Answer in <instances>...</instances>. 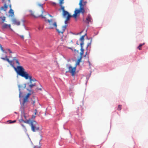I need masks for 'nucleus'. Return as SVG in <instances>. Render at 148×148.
Listing matches in <instances>:
<instances>
[{
	"instance_id": "nucleus-1",
	"label": "nucleus",
	"mask_w": 148,
	"mask_h": 148,
	"mask_svg": "<svg viewBox=\"0 0 148 148\" xmlns=\"http://www.w3.org/2000/svg\"><path fill=\"white\" fill-rule=\"evenodd\" d=\"M17 75L24 77L26 79H29L30 80L29 83L30 84L32 83V82H34L36 81L35 79L32 78V76L29 75V74L25 71V69L23 67L22 68Z\"/></svg>"
},
{
	"instance_id": "nucleus-2",
	"label": "nucleus",
	"mask_w": 148,
	"mask_h": 148,
	"mask_svg": "<svg viewBox=\"0 0 148 148\" xmlns=\"http://www.w3.org/2000/svg\"><path fill=\"white\" fill-rule=\"evenodd\" d=\"M7 56L6 55L5 58L1 57V58L4 60L7 61L11 66L14 69L17 74H18L23 67L22 66H17V67H16L14 65V63L13 62L12 60H10L7 58Z\"/></svg>"
},
{
	"instance_id": "nucleus-3",
	"label": "nucleus",
	"mask_w": 148,
	"mask_h": 148,
	"mask_svg": "<svg viewBox=\"0 0 148 148\" xmlns=\"http://www.w3.org/2000/svg\"><path fill=\"white\" fill-rule=\"evenodd\" d=\"M82 58V57L80 56V58L78 60L77 62L76 63L75 66L73 68L70 64H66V67L69 69V71L66 72V73H67L69 72L72 75V76H74L75 74V71L77 65L79 64V63L81 61Z\"/></svg>"
},
{
	"instance_id": "nucleus-4",
	"label": "nucleus",
	"mask_w": 148,
	"mask_h": 148,
	"mask_svg": "<svg viewBox=\"0 0 148 148\" xmlns=\"http://www.w3.org/2000/svg\"><path fill=\"white\" fill-rule=\"evenodd\" d=\"M31 127V130L33 132H36L40 130L38 123L35 121L31 120L29 125Z\"/></svg>"
},
{
	"instance_id": "nucleus-5",
	"label": "nucleus",
	"mask_w": 148,
	"mask_h": 148,
	"mask_svg": "<svg viewBox=\"0 0 148 148\" xmlns=\"http://www.w3.org/2000/svg\"><path fill=\"white\" fill-rule=\"evenodd\" d=\"M3 2L5 3L4 6H2L1 8V9L3 10L4 11H6L8 8V5L9 6V4H11L10 0H7L6 1L4 0V2Z\"/></svg>"
},
{
	"instance_id": "nucleus-6",
	"label": "nucleus",
	"mask_w": 148,
	"mask_h": 148,
	"mask_svg": "<svg viewBox=\"0 0 148 148\" xmlns=\"http://www.w3.org/2000/svg\"><path fill=\"white\" fill-rule=\"evenodd\" d=\"M92 18L90 14H88L87 17L86 18V22L88 24L90 23H91L92 21Z\"/></svg>"
},
{
	"instance_id": "nucleus-7",
	"label": "nucleus",
	"mask_w": 148,
	"mask_h": 148,
	"mask_svg": "<svg viewBox=\"0 0 148 148\" xmlns=\"http://www.w3.org/2000/svg\"><path fill=\"white\" fill-rule=\"evenodd\" d=\"M12 61L13 62L14 64V62H15L18 65V66H20V64L19 62V61L16 57H14L13 58Z\"/></svg>"
},
{
	"instance_id": "nucleus-8",
	"label": "nucleus",
	"mask_w": 148,
	"mask_h": 148,
	"mask_svg": "<svg viewBox=\"0 0 148 148\" xmlns=\"http://www.w3.org/2000/svg\"><path fill=\"white\" fill-rule=\"evenodd\" d=\"M67 26V25H65L63 26L62 27V31L61 32L59 31V30L57 29H56V30L59 33H61L62 34H63L64 32L65 29H66Z\"/></svg>"
},
{
	"instance_id": "nucleus-9",
	"label": "nucleus",
	"mask_w": 148,
	"mask_h": 148,
	"mask_svg": "<svg viewBox=\"0 0 148 148\" xmlns=\"http://www.w3.org/2000/svg\"><path fill=\"white\" fill-rule=\"evenodd\" d=\"M81 12V10L80 8L79 9H76L75 11L74 14H73V16L76 18L77 16V14Z\"/></svg>"
},
{
	"instance_id": "nucleus-10",
	"label": "nucleus",
	"mask_w": 148,
	"mask_h": 148,
	"mask_svg": "<svg viewBox=\"0 0 148 148\" xmlns=\"http://www.w3.org/2000/svg\"><path fill=\"white\" fill-rule=\"evenodd\" d=\"M11 25L10 24H7L6 23H4L2 26V28L3 29H7L9 28L11 29L10 27Z\"/></svg>"
},
{
	"instance_id": "nucleus-11",
	"label": "nucleus",
	"mask_w": 148,
	"mask_h": 148,
	"mask_svg": "<svg viewBox=\"0 0 148 148\" xmlns=\"http://www.w3.org/2000/svg\"><path fill=\"white\" fill-rule=\"evenodd\" d=\"M79 5H80V10H81V12L82 14H84L85 12V10L84 9L83 4H82V5H81L79 4Z\"/></svg>"
},
{
	"instance_id": "nucleus-12",
	"label": "nucleus",
	"mask_w": 148,
	"mask_h": 148,
	"mask_svg": "<svg viewBox=\"0 0 148 148\" xmlns=\"http://www.w3.org/2000/svg\"><path fill=\"white\" fill-rule=\"evenodd\" d=\"M12 22L14 24L17 25H20V22L19 21H17L15 19H13L12 20Z\"/></svg>"
},
{
	"instance_id": "nucleus-13",
	"label": "nucleus",
	"mask_w": 148,
	"mask_h": 148,
	"mask_svg": "<svg viewBox=\"0 0 148 148\" xmlns=\"http://www.w3.org/2000/svg\"><path fill=\"white\" fill-rule=\"evenodd\" d=\"M9 7L10 8V10L9 11V13H11V16H12L14 15V11L11 9V4H9Z\"/></svg>"
},
{
	"instance_id": "nucleus-14",
	"label": "nucleus",
	"mask_w": 148,
	"mask_h": 148,
	"mask_svg": "<svg viewBox=\"0 0 148 148\" xmlns=\"http://www.w3.org/2000/svg\"><path fill=\"white\" fill-rule=\"evenodd\" d=\"M38 5L41 8H42V13L43 14V13L44 12H45V11L44 10V8H43V4H41L38 3Z\"/></svg>"
},
{
	"instance_id": "nucleus-15",
	"label": "nucleus",
	"mask_w": 148,
	"mask_h": 148,
	"mask_svg": "<svg viewBox=\"0 0 148 148\" xmlns=\"http://www.w3.org/2000/svg\"><path fill=\"white\" fill-rule=\"evenodd\" d=\"M18 87L19 88V98H20L21 96V94H22V93H21V90L20 88L22 87V86H20V85H18Z\"/></svg>"
},
{
	"instance_id": "nucleus-16",
	"label": "nucleus",
	"mask_w": 148,
	"mask_h": 148,
	"mask_svg": "<svg viewBox=\"0 0 148 148\" xmlns=\"http://www.w3.org/2000/svg\"><path fill=\"white\" fill-rule=\"evenodd\" d=\"M63 12V15L65 17L67 15L68 16V14H70L67 11H65Z\"/></svg>"
},
{
	"instance_id": "nucleus-17",
	"label": "nucleus",
	"mask_w": 148,
	"mask_h": 148,
	"mask_svg": "<svg viewBox=\"0 0 148 148\" xmlns=\"http://www.w3.org/2000/svg\"><path fill=\"white\" fill-rule=\"evenodd\" d=\"M86 35V34L82 36L81 38H80L79 40L81 41V42H84V37Z\"/></svg>"
},
{
	"instance_id": "nucleus-18",
	"label": "nucleus",
	"mask_w": 148,
	"mask_h": 148,
	"mask_svg": "<svg viewBox=\"0 0 148 148\" xmlns=\"http://www.w3.org/2000/svg\"><path fill=\"white\" fill-rule=\"evenodd\" d=\"M31 121V120L29 119L26 121L24 120L23 122L25 123L28 124L29 125H30Z\"/></svg>"
},
{
	"instance_id": "nucleus-19",
	"label": "nucleus",
	"mask_w": 148,
	"mask_h": 148,
	"mask_svg": "<svg viewBox=\"0 0 148 148\" xmlns=\"http://www.w3.org/2000/svg\"><path fill=\"white\" fill-rule=\"evenodd\" d=\"M29 12L31 13V15L33 16L34 18H38V16H35L34 14L33 13L32 11L31 10H29Z\"/></svg>"
},
{
	"instance_id": "nucleus-20",
	"label": "nucleus",
	"mask_w": 148,
	"mask_h": 148,
	"mask_svg": "<svg viewBox=\"0 0 148 148\" xmlns=\"http://www.w3.org/2000/svg\"><path fill=\"white\" fill-rule=\"evenodd\" d=\"M72 16H71L70 14H68L66 18V21H68L70 20V18Z\"/></svg>"
},
{
	"instance_id": "nucleus-21",
	"label": "nucleus",
	"mask_w": 148,
	"mask_h": 148,
	"mask_svg": "<svg viewBox=\"0 0 148 148\" xmlns=\"http://www.w3.org/2000/svg\"><path fill=\"white\" fill-rule=\"evenodd\" d=\"M42 14H42H42H41V15H40L39 16H38V17H41L42 18H45V21H47V20L48 19H47V18H46L45 17V16H43L42 15Z\"/></svg>"
},
{
	"instance_id": "nucleus-22",
	"label": "nucleus",
	"mask_w": 148,
	"mask_h": 148,
	"mask_svg": "<svg viewBox=\"0 0 148 148\" xmlns=\"http://www.w3.org/2000/svg\"><path fill=\"white\" fill-rule=\"evenodd\" d=\"M0 18L2 20L3 23L4 21L5 20V16H0Z\"/></svg>"
},
{
	"instance_id": "nucleus-23",
	"label": "nucleus",
	"mask_w": 148,
	"mask_h": 148,
	"mask_svg": "<svg viewBox=\"0 0 148 148\" xmlns=\"http://www.w3.org/2000/svg\"><path fill=\"white\" fill-rule=\"evenodd\" d=\"M36 85L35 83L34 84H31L30 85H29V86L30 87V88H32L33 86H35Z\"/></svg>"
},
{
	"instance_id": "nucleus-24",
	"label": "nucleus",
	"mask_w": 148,
	"mask_h": 148,
	"mask_svg": "<svg viewBox=\"0 0 148 148\" xmlns=\"http://www.w3.org/2000/svg\"><path fill=\"white\" fill-rule=\"evenodd\" d=\"M27 101V99L25 97L24 98L23 103V105L25 102Z\"/></svg>"
},
{
	"instance_id": "nucleus-25",
	"label": "nucleus",
	"mask_w": 148,
	"mask_h": 148,
	"mask_svg": "<svg viewBox=\"0 0 148 148\" xmlns=\"http://www.w3.org/2000/svg\"><path fill=\"white\" fill-rule=\"evenodd\" d=\"M145 44V43H143V44H140V45H139V46L138 47V49H139L140 50L141 49L140 48V47H141L143 45H144Z\"/></svg>"
},
{
	"instance_id": "nucleus-26",
	"label": "nucleus",
	"mask_w": 148,
	"mask_h": 148,
	"mask_svg": "<svg viewBox=\"0 0 148 148\" xmlns=\"http://www.w3.org/2000/svg\"><path fill=\"white\" fill-rule=\"evenodd\" d=\"M122 106L121 105H119L117 109L119 110H120L121 109Z\"/></svg>"
},
{
	"instance_id": "nucleus-27",
	"label": "nucleus",
	"mask_w": 148,
	"mask_h": 148,
	"mask_svg": "<svg viewBox=\"0 0 148 148\" xmlns=\"http://www.w3.org/2000/svg\"><path fill=\"white\" fill-rule=\"evenodd\" d=\"M64 0H61L60 2V5L62 6V4L64 3Z\"/></svg>"
},
{
	"instance_id": "nucleus-28",
	"label": "nucleus",
	"mask_w": 148,
	"mask_h": 148,
	"mask_svg": "<svg viewBox=\"0 0 148 148\" xmlns=\"http://www.w3.org/2000/svg\"><path fill=\"white\" fill-rule=\"evenodd\" d=\"M8 122H9L10 123H15L16 122V120H14L13 121H12L11 120H9L8 121Z\"/></svg>"
},
{
	"instance_id": "nucleus-29",
	"label": "nucleus",
	"mask_w": 148,
	"mask_h": 148,
	"mask_svg": "<svg viewBox=\"0 0 148 148\" xmlns=\"http://www.w3.org/2000/svg\"><path fill=\"white\" fill-rule=\"evenodd\" d=\"M52 25L55 28H56L57 27V23L56 22H55L52 24Z\"/></svg>"
},
{
	"instance_id": "nucleus-30",
	"label": "nucleus",
	"mask_w": 148,
	"mask_h": 148,
	"mask_svg": "<svg viewBox=\"0 0 148 148\" xmlns=\"http://www.w3.org/2000/svg\"><path fill=\"white\" fill-rule=\"evenodd\" d=\"M91 42H92V40H91L90 42L88 43L87 47H86V49H87V48L89 47V46L91 45Z\"/></svg>"
},
{
	"instance_id": "nucleus-31",
	"label": "nucleus",
	"mask_w": 148,
	"mask_h": 148,
	"mask_svg": "<svg viewBox=\"0 0 148 148\" xmlns=\"http://www.w3.org/2000/svg\"><path fill=\"white\" fill-rule=\"evenodd\" d=\"M60 6L61 7V9L63 12L65 11L64 10V6H62V5Z\"/></svg>"
},
{
	"instance_id": "nucleus-32",
	"label": "nucleus",
	"mask_w": 148,
	"mask_h": 148,
	"mask_svg": "<svg viewBox=\"0 0 148 148\" xmlns=\"http://www.w3.org/2000/svg\"><path fill=\"white\" fill-rule=\"evenodd\" d=\"M52 21V19H51V20L48 19L47 20V21L49 23L50 25H51V22Z\"/></svg>"
},
{
	"instance_id": "nucleus-33",
	"label": "nucleus",
	"mask_w": 148,
	"mask_h": 148,
	"mask_svg": "<svg viewBox=\"0 0 148 148\" xmlns=\"http://www.w3.org/2000/svg\"><path fill=\"white\" fill-rule=\"evenodd\" d=\"M84 44V42H81L80 43V46H81V48H82V47L83 48V46Z\"/></svg>"
},
{
	"instance_id": "nucleus-34",
	"label": "nucleus",
	"mask_w": 148,
	"mask_h": 148,
	"mask_svg": "<svg viewBox=\"0 0 148 148\" xmlns=\"http://www.w3.org/2000/svg\"><path fill=\"white\" fill-rule=\"evenodd\" d=\"M31 95L30 93H28L26 96L25 98H27V99L29 97V96Z\"/></svg>"
},
{
	"instance_id": "nucleus-35",
	"label": "nucleus",
	"mask_w": 148,
	"mask_h": 148,
	"mask_svg": "<svg viewBox=\"0 0 148 148\" xmlns=\"http://www.w3.org/2000/svg\"><path fill=\"white\" fill-rule=\"evenodd\" d=\"M0 48L1 49V50L3 51V52H4V50L3 49V47H2V46L1 45H0Z\"/></svg>"
},
{
	"instance_id": "nucleus-36",
	"label": "nucleus",
	"mask_w": 148,
	"mask_h": 148,
	"mask_svg": "<svg viewBox=\"0 0 148 148\" xmlns=\"http://www.w3.org/2000/svg\"><path fill=\"white\" fill-rule=\"evenodd\" d=\"M38 29L39 30H42L43 29V27H38Z\"/></svg>"
},
{
	"instance_id": "nucleus-37",
	"label": "nucleus",
	"mask_w": 148,
	"mask_h": 148,
	"mask_svg": "<svg viewBox=\"0 0 148 148\" xmlns=\"http://www.w3.org/2000/svg\"><path fill=\"white\" fill-rule=\"evenodd\" d=\"M21 125L24 129L26 130L25 127L23 124H21Z\"/></svg>"
},
{
	"instance_id": "nucleus-38",
	"label": "nucleus",
	"mask_w": 148,
	"mask_h": 148,
	"mask_svg": "<svg viewBox=\"0 0 148 148\" xmlns=\"http://www.w3.org/2000/svg\"><path fill=\"white\" fill-rule=\"evenodd\" d=\"M6 50L8 51H9V52H10V53H12V51H11V50L9 49H7Z\"/></svg>"
},
{
	"instance_id": "nucleus-39",
	"label": "nucleus",
	"mask_w": 148,
	"mask_h": 148,
	"mask_svg": "<svg viewBox=\"0 0 148 148\" xmlns=\"http://www.w3.org/2000/svg\"><path fill=\"white\" fill-rule=\"evenodd\" d=\"M36 117V116L34 115H32L31 117V119H34Z\"/></svg>"
},
{
	"instance_id": "nucleus-40",
	"label": "nucleus",
	"mask_w": 148,
	"mask_h": 148,
	"mask_svg": "<svg viewBox=\"0 0 148 148\" xmlns=\"http://www.w3.org/2000/svg\"><path fill=\"white\" fill-rule=\"evenodd\" d=\"M83 1V0H80V2L79 4L82 5V4Z\"/></svg>"
},
{
	"instance_id": "nucleus-41",
	"label": "nucleus",
	"mask_w": 148,
	"mask_h": 148,
	"mask_svg": "<svg viewBox=\"0 0 148 148\" xmlns=\"http://www.w3.org/2000/svg\"><path fill=\"white\" fill-rule=\"evenodd\" d=\"M81 52H84V49H83V48L82 47V48H81Z\"/></svg>"
},
{
	"instance_id": "nucleus-42",
	"label": "nucleus",
	"mask_w": 148,
	"mask_h": 148,
	"mask_svg": "<svg viewBox=\"0 0 148 148\" xmlns=\"http://www.w3.org/2000/svg\"><path fill=\"white\" fill-rule=\"evenodd\" d=\"M23 121L24 120L22 119H20L19 120V121L20 122H23Z\"/></svg>"
},
{
	"instance_id": "nucleus-43",
	"label": "nucleus",
	"mask_w": 148,
	"mask_h": 148,
	"mask_svg": "<svg viewBox=\"0 0 148 148\" xmlns=\"http://www.w3.org/2000/svg\"><path fill=\"white\" fill-rule=\"evenodd\" d=\"M22 21L23 22V23H25V22L26 21L24 19H23L22 20Z\"/></svg>"
},
{
	"instance_id": "nucleus-44",
	"label": "nucleus",
	"mask_w": 148,
	"mask_h": 148,
	"mask_svg": "<svg viewBox=\"0 0 148 148\" xmlns=\"http://www.w3.org/2000/svg\"><path fill=\"white\" fill-rule=\"evenodd\" d=\"M22 39H24V36L23 35H19Z\"/></svg>"
},
{
	"instance_id": "nucleus-45",
	"label": "nucleus",
	"mask_w": 148,
	"mask_h": 148,
	"mask_svg": "<svg viewBox=\"0 0 148 148\" xmlns=\"http://www.w3.org/2000/svg\"><path fill=\"white\" fill-rule=\"evenodd\" d=\"M86 1H83V2H82V4H83V5H85L86 4Z\"/></svg>"
},
{
	"instance_id": "nucleus-46",
	"label": "nucleus",
	"mask_w": 148,
	"mask_h": 148,
	"mask_svg": "<svg viewBox=\"0 0 148 148\" xmlns=\"http://www.w3.org/2000/svg\"><path fill=\"white\" fill-rule=\"evenodd\" d=\"M83 53H84V52H80V55H81L80 56L82 57V55L83 54Z\"/></svg>"
},
{
	"instance_id": "nucleus-47",
	"label": "nucleus",
	"mask_w": 148,
	"mask_h": 148,
	"mask_svg": "<svg viewBox=\"0 0 148 148\" xmlns=\"http://www.w3.org/2000/svg\"><path fill=\"white\" fill-rule=\"evenodd\" d=\"M52 4H53V5H56V3L54 2H52Z\"/></svg>"
},
{
	"instance_id": "nucleus-48",
	"label": "nucleus",
	"mask_w": 148,
	"mask_h": 148,
	"mask_svg": "<svg viewBox=\"0 0 148 148\" xmlns=\"http://www.w3.org/2000/svg\"><path fill=\"white\" fill-rule=\"evenodd\" d=\"M67 21H66V20H65V24L66 25L67 24Z\"/></svg>"
},
{
	"instance_id": "nucleus-49",
	"label": "nucleus",
	"mask_w": 148,
	"mask_h": 148,
	"mask_svg": "<svg viewBox=\"0 0 148 148\" xmlns=\"http://www.w3.org/2000/svg\"><path fill=\"white\" fill-rule=\"evenodd\" d=\"M26 86V84H24V88H25Z\"/></svg>"
},
{
	"instance_id": "nucleus-50",
	"label": "nucleus",
	"mask_w": 148,
	"mask_h": 148,
	"mask_svg": "<svg viewBox=\"0 0 148 148\" xmlns=\"http://www.w3.org/2000/svg\"><path fill=\"white\" fill-rule=\"evenodd\" d=\"M88 63H89V66H90L91 64H90V62L89 61V60H88Z\"/></svg>"
},
{
	"instance_id": "nucleus-51",
	"label": "nucleus",
	"mask_w": 148,
	"mask_h": 148,
	"mask_svg": "<svg viewBox=\"0 0 148 148\" xmlns=\"http://www.w3.org/2000/svg\"><path fill=\"white\" fill-rule=\"evenodd\" d=\"M23 25L24 27H25V23H23Z\"/></svg>"
},
{
	"instance_id": "nucleus-52",
	"label": "nucleus",
	"mask_w": 148,
	"mask_h": 148,
	"mask_svg": "<svg viewBox=\"0 0 148 148\" xmlns=\"http://www.w3.org/2000/svg\"><path fill=\"white\" fill-rule=\"evenodd\" d=\"M24 28L26 30H28V29H27V27H24Z\"/></svg>"
},
{
	"instance_id": "nucleus-53",
	"label": "nucleus",
	"mask_w": 148,
	"mask_h": 148,
	"mask_svg": "<svg viewBox=\"0 0 148 148\" xmlns=\"http://www.w3.org/2000/svg\"><path fill=\"white\" fill-rule=\"evenodd\" d=\"M48 14L49 16H50V17H53L52 16V15H50V14Z\"/></svg>"
},
{
	"instance_id": "nucleus-54",
	"label": "nucleus",
	"mask_w": 148,
	"mask_h": 148,
	"mask_svg": "<svg viewBox=\"0 0 148 148\" xmlns=\"http://www.w3.org/2000/svg\"><path fill=\"white\" fill-rule=\"evenodd\" d=\"M36 113H37V111H36V110H35V112L34 113L36 115Z\"/></svg>"
},
{
	"instance_id": "nucleus-55",
	"label": "nucleus",
	"mask_w": 148,
	"mask_h": 148,
	"mask_svg": "<svg viewBox=\"0 0 148 148\" xmlns=\"http://www.w3.org/2000/svg\"><path fill=\"white\" fill-rule=\"evenodd\" d=\"M37 89L39 90H41L42 89L41 88H38Z\"/></svg>"
},
{
	"instance_id": "nucleus-56",
	"label": "nucleus",
	"mask_w": 148,
	"mask_h": 148,
	"mask_svg": "<svg viewBox=\"0 0 148 148\" xmlns=\"http://www.w3.org/2000/svg\"><path fill=\"white\" fill-rule=\"evenodd\" d=\"M35 103V102L34 101H33L32 102V103L33 104H34Z\"/></svg>"
},
{
	"instance_id": "nucleus-57",
	"label": "nucleus",
	"mask_w": 148,
	"mask_h": 148,
	"mask_svg": "<svg viewBox=\"0 0 148 148\" xmlns=\"http://www.w3.org/2000/svg\"><path fill=\"white\" fill-rule=\"evenodd\" d=\"M3 52H4V53H7V52H6L5 51V50H4V51Z\"/></svg>"
},
{
	"instance_id": "nucleus-58",
	"label": "nucleus",
	"mask_w": 148,
	"mask_h": 148,
	"mask_svg": "<svg viewBox=\"0 0 148 148\" xmlns=\"http://www.w3.org/2000/svg\"><path fill=\"white\" fill-rule=\"evenodd\" d=\"M83 32V31L82 30V31L80 33V34H81Z\"/></svg>"
},
{
	"instance_id": "nucleus-59",
	"label": "nucleus",
	"mask_w": 148,
	"mask_h": 148,
	"mask_svg": "<svg viewBox=\"0 0 148 148\" xmlns=\"http://www.w3.org/2000/svg\"><path fill=\"white\" fill-rule=\"evenodd\" d=\"M86 79H87V81L88 80V79H89V78H88L87 77L86 78Z\"/></svg>"
},
{
	"instance_id": "nucleus-60",
	"label": "nucleus",
	"mask_w": 148,
	"mask_h": 148,
	"mask_svg": "<svg viewBox=\"0 0 148 148\" xmlns=\"http://www.w3.org/2000/svg\"><path fill=\"white\" fill-rule=\"evenodd\" d=\"M27 90L28 91H31V90H28V89H27Z\"/></svg>"
},
{
	"instance_id": "nucleus-61",
	"label": "nucleus",
	"mask_w": 148,
	"mask_h": 148,
	"mask_svg": "<svg viewBox=\"0 0 148 148\" xmlns=\"http://www.w3.org/2000/svg\"><path fill=\"white\" fill-rule=\"evenodd\" d=\"M3 2H4V0H2Z\"/></svg>"
},
{
	"instance_id": "nucleus-62",
	"label": "nucleus",
	"mask_w": 148,
	"mask_h": 148,
	"mask_svg": "<svg viewBox=\"0 0 148 148\" xmlns=\"http://www.w3.org/2000/svg\"><path fill=\"white\" fill-rule=\"evenodd\" d=\"M29 84V83H27V84Z\"/></svg>"
},
{
	"instance_id": "nucleus-63",
	"label": "nucleus",
	"mask_w": 148,
	"mask_h": 148,
	"mask_svg": "<svg viewBox=\"0 0 148 148\" xmlns=\"http://www.w3.org/2000/svg\"><path fill=\"white\" fill-rule=\"evenodd\" d=\"M24 117H25V118H26V116H24Z\"/></svg>"
},
{
	"instance_id": "nucleus-64",
	"label": "nucleus",
	"mask_w": 148,
	"mask_h": 148,
	"mask_svg": "<svg viewBox=\"0 0 148 148\" xmlns=\"http://www.w3.org/2000/svg\"><path fill=\"white\" fill-rule=\"evenodd\" d=\"M14 113H16H16H16V112H14Z\"/></svg>"
}]
</instances>
